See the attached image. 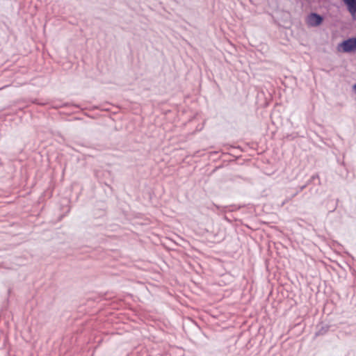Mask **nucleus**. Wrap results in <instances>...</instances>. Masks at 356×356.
<instances>
[{"label":"nucleus","instance_id":"f03ea898","mask_svg":"<svg viewBox=\"0 0 356 356\" xmlns=\"http://www.w3.org/2000/svg\"><path fill=\"white\" fill-rule=\"evenodd\" d=\"M351 38H349L346 40H343L339 44V47H341V51L344 53H351L355 52V48L353 44Z\"/></svg>","mask_w":356,"mask_h":356},{"label":"nucleus","instance_id":"20e7f679","mask_svg":"<svg viewBox=\"0 0 356 356\" xmlns=\"http://www.w3.org/2000/svg\"><path fill=\"white\" fill-rule=\"evenodd\" d=\"M347 6V9L351 14L353 19L355 18L356 14V0H342Z\"/></svg>","mask_w":356,"mask_h":356},{"label":"nucleus","instance_id":"423d86ee","mask_svg":"<svg viewBox=\"0 0 356 356\" xmlns=\"http://www.w3.org/2000/svg\"><path fill=\"white\" fill-rule=\"evenodd\" d=\"M352 40V42H353V47L355 48V50L356 51V37H353V38H351Z\"/></svg>","mask_w":356,"mask_h":356},{"label":"nucleus","instance_id":"6e6552de","mask_svg":"<svg viewBox=\"0 0 356 356\" xmlns=\"http://www.w3.org/2000/svg\"><path fill=\"white\" fill-rule=\"evenodd\" d=\"M33 103L38 104H40V105H44V103H39V102H38V100H37V99H35V100L33 101Z\"/></svg>","mask_w":356,"mask_h":356},{"label":"nucleus","instance_id":"f257e3e1","mask_svg":"<svg viewBox=\"0 0 356 356\" xmlns=\"http://www.w3.org/2000/svg\"><path fill=\"white\" fill-rule=\"evenodd\" d=\"M323 17L316 13H311L307 17V24L312 27L320 26L323 22Z\"/></svg>","mask_w":356,"mask_h":356},{"label":"nucleus","instance_id":"1a4fd4ad","mask_svg":"<svg viewBox=\"0 0 356 356\" xmlns=\"http://www.w3.org/2000/svg\"><path fill=\"white\" fill-rule=\"evenodd\" d=\"M353 90L356 92V83L353 85Z\"/></svg>","mask_w":356,"mask_h":356},{"label":"nucleus","instance_id":"7ed1b4c3","mask_svg":"<svg viewBox=\"0 0 356 356\" xmlns=\"http://www.w3.org/2000/svg\"><path fill=\"white\" fill-rule=\"evenodd\" d=\"M331 327L332 326L330 325L327 324V323H320L319 325H318L316 326L317 330L315 332V336L318 337V336H323V335L326 334L329 332Z\"/></svg>","mask_w":356,"mask_h":356},{"label":"nucleus","instance_id":"39448f33","mask_svg":"<svg viewBox=\"0 0 356 356\" xmlns=\"http://www.w3.org/2000/svg\"><path fill=\"white\" fill-rule=\"evenodd\" d=\"M308 184L309 183L307 182L306 184L300 186L298 191L296 193V194L294 195H296L299 192H301L302 191H303L307 187Z\"/></svg>","mask_w":356,"mask_h":356},{"label":"nucleus","instance_id":"0eeeda50","mask_svg":"<svg viewBox=\"0 0 356 356\" xmlns=\"http://www.w3.org/2000/svg\"><path fill=\"white\" fill-rule=\"evenodd\" d=\"M318 176L317 175H313L310 179L308 181V183H310L312 182L313 180H314V179H316V177H317Z\"/></svg>","mask_w":356,"mask_h":356}]
</instances>
